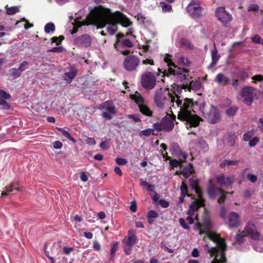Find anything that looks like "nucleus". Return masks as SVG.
I'll use <instances>...</instances> for the list:
<instances>
[{"label":"nucleus","instance_id":"63","mask_svg":"<svg viewBox=\"0 0 263 263\" xmlns=\"http://www.w3.org/2000/svg\"><path fill=\"white\" fill-rule=\"evenodd\" d=\"M86 142L90 145H93L96 144L95 140L92 138H87L86 140Z\"/></svg>","mask_w":263,"mask_h":263},{"label":"nucleus","instance_id":"6","mask_svg":"<svg viewBox=\"0 0 263 263\" xmlns=\"http://www.w3.org/2000/svg\"><path fill=\"white\" fill-rule=\"evenodd\" d=\"M133 29L132 28H129L128 29V32H127V35H130L131 38L130 39H123L122 40H120V37L121 36H123V34H118L117 35V41L114 44L115 48L117 49V50L120 52L122 54L126 55L128 53V51L127 50H124L123 48H130L133 47V44L132 43V39H135L136 38V36L133 34Z\"/></svg>","mask_w":263,"mask_h":263},{"label":"nucleus","instance_id":"53","mask_svg":"<svg viewBox=\"0 0 263 263\" xmlns=\"http://www.w3.org/2000/svg\"><path fill=\"white\" fill-rule=\"evenodd\" d=\"M116 162L119 165H125L127 163L126 159L122 158H116Z\"/></svg>","mask_w":263,"mask_h":263},{"label":"nucleus","instance_id":"44","mask_svg":"<svg viewBox=\"0 0 263 263\" xmlns=\"http://www.w3.org/2000/svg\"><path fill=\"white\" fill-rule=\"evenodd\" d=\"M153 129L148 128V129L141 131L139 133V135L141 137L143 136H149L153 133Z\"/></svg>","mask_w":263,"mask_h":263},{"label":"nucleus","instance_id":"43","mask_svg":"<svg viewBox=\"0 0 263 263\" xmlns=\"http://www.w3.org/2000/svg\"><path fill=\"white\" fill-rule=\"evenodd\" d=\"M29 63L27 61H23L17 68L20 72H22L28 68Z\"/></svg>","mask_w":263,"mask_h":263},{"label":"nucleus","instance_id":"26","mask_svg":"<svg viewBox=\"0 0 263 263\" xmlns=\"http://www.w3.org/2000/svg\"><path fill=\"white\" fill-rule=\"evenodd\" d=\"M77 70L73 69L71 71L65 72L64 74L63 78L68 83H70L77 74Z\"/></svg>","mask_w":263,"mask_h":263},{"label":"nucleus","instance_id":"25","mask_svg":"<svg viewBox=\"0 0 263 263\" xmlns=\"http://www.w3.org/2000/svg\"><path fill=\"white\" fill-rule=\"evenodd\" d=\"M211 57H212V62L210 65L209 66V68L212 67L213 66L216 65L217 62L219 60L220 56L218 53L217 49L214 47V49L211 51Z\"/></svg>","mask_w":263,"mask_h":263},{"label":"nucleus","instance_id":"14","mask_svg":"<svg viewBox=\"0 0 263 263\" xmlns=\"http://www.w3.org/2000/svg\"><path fill=\"white\" fill-rule=\"evenodd\" d=\"M241 93L242 97L244 99L245 103L249 105L251 104L256 97L255 89L250 86L243 88Z\"/></svg>","mask_w":263,"mask_h":263},{"label":"nucleus","instance_id":"47","mask_svg":"<svg viewBox=\"0 0 263 263\" xmlns=\"http://www.w3.org/2000/svg\"><path fill=\"white\" fill-rule=\"evenodd\" d=\"M247 179L251 182L254 183L257 181V177L256 175L249 173L247 176Z\"/></svg>","mask_w":263,"mask_h":263},{"label":"nucleus","instance_id":"50","mask_svg":"<svg viewBox=\"0 0 263 263\" xmlns=\"http://www.w3.org/2000/svg\"><path fill=\"white\" fill-rule=\"evenodd\" d=\"M181 44L182 45H183L188 48H192L193 47L191 43L188 40L185 39H182L181 41Z\"/></svg>","mask_w":263,"mask_h":263},{"label":"nucleus","instance_id":"9","mask_svg":"<svg viewBox=\"0 0 263 263\" xmlns=\"http://www.w3.org/2000/svg\"><path fill=\"white\" fill-rule=\"evenodd\" d=\"M175 119V116H174V118H172L171 116L167 115L162 118L160 124H154V128L158 130H161L162 129L171 130L174 126V121Z\"/></svg>","mask_w":263,"mask_h":263},{"label":"nucleus","instance_id":"64","mask_svg":"<svg viewBox=\"0 0 263 263\" xmlns=\"http://www.w3.org/2000/svg\"><path fill=\"white\" fill-rule=\"evenodd\" d=\"M93 248L96 251H99L101 249V245L98 241H95L93 244Z\"/></svg>","mask_w":263,"mask_h":263},{"label":"nucleus","instance_id":"48","mask_svg":"<svg viewBox=\"0 0 263 263\" xmlns=\"http://www.w3.org/2000/svg\"><path fill=\"white\" fill-rule=\"evenodd\" d=\"M6 100H0V105L3 106L5 109H9L10 105L6 102Z\"/></svg>","mask_w":263,"mask_h":263},{"label":"nucleus","instance_id":"38","mask_svg":"<svg viewBox=\"0 0 263 263\" xmlns=\"http://www.w3.org/2000/svg\"><path fill=\"white\" fill-rule=\"evenodd\" d=\"M24 22V23L23 24V26L24 27V28L26 29H29V28H31L33 26V25L31 24H30L27 21V20H26L25 18H22L21 21H17L15 23V26H17V25H18L19 24L21 23H23Z\"/></svg>","mask_w":263,"mask_h":263},{"label":"nucleus","instance_id":"3","mask_svg":"<svg viewBox=\"0 0 263 263\" xmlns=\"http://www.w3.org/2000/svg\"><path fill=\"white\" fill-rule=\"evenodd\" d=\"M171 57L170 55L167 54L164 58V61L167 64L168 68L163 72V75L173 77L176 79V81L181 82L188 79L189 77L188 70L178 67L176 64L180 66H187L190 64L189 60L179 53L175 54L174 62L172 61Z\"/></svg>","mask_w":263,"mask_h":263},{"label":"nucleus","instance_id":"8","mask_svg":"<svg viewBox=\"0 0 263 263\" xmlns=\"http://www.w3.org/2000/svg\"><path fill=\"white\" fill-rule=\"evenodd\" d=\"M208 193L209 196L212 199L218 197V202L221 203L224 202L226 199V194L220 188L216 187L212 184L210 181V184L208 189Z\"/></svg>","mask_w":263,"mask_h":263},{"label":"nucleus","instance_id":"61","mask_svg":"<svg viewBox=\"0 0 263 263\" xmlns=\"http://www.w3.org/2000/svg\"><path fill=\"white\" fill-rule=\"evenodd\" d=\"M253 192L251 190H247L243 192V196L245 198H249L252 195Z\"/></svg>","mask_w":263,"mask_h":263},{"label":"nucleus","instance_id":"12","mask_svg":"<svg viewBox=\"0 0 263 263\" xmlns=\"http://www.w3.org/2000/svg\"><path fill=\"white\" fill-rule=\"evenodd\" d=\"M131 98L139 105L140 110L143 115L147 116H152V111L144 104V99L139 92H136L135 94L131 96Z\"/></svg>","mask_w":263,"mask_h":263},{"label":"nucleus","instance_id":"17","mask_svg":"<svg viewBox=\"0 0 263 263\" xmlns=\"http://www.w3.org/2000/svg\"><path fill=\"white\" fill-rule=\"evenodd\" d=\"M208 121L210 123L218 122L220 118V115L218 110L213 106H211L209 112L205 116Z\"/></svg>","mask_w":263,"mask_h":263},{"label":"nucleus","instance_id":"19","mask_svg":"<svg viewBox=\"0 0 263 263\" xmlns=\"http://www.w3.org/2000/svg\"><path fill=\"white\" fill-rule=\"evenodd\" d=\"M228 224L230 228L238 227L240 224V217L238 213L232 212L228 217Z\"/></svg>","mask_w":263,"mask_h":263},{"label":"nucleus","instance_id":"41","mask_svg":"<svg viewBox=\"0 0 263 263\" xmlns=\"http://www.w3.org/2000/svg\"><path fill=\"white\" fill-rule=\"evenodd\" d=\"M201 84L199 81H192L190 83V87L194 90H198L201 87Z\"/></svg>","mask_w":263,"mask_h":263},{"label":"nucleus","instance_id":"42","mask_svg":"<svg viewBox=\"0 0 263 263\" xmlns=\"http://www.w3.org/2000/svg\"><path fill=\"white\" fill-rule=\"evenodd\" d=\"M11 96L5 91L0 89V100H8L10 99Z\"/></svg>","mask_w":263,"mask_h":263},{"label":"nucleus","instance_id":"18","mask_svg":"<svg viewBox=\"0 0 263 263\" xmlns=\"http://www.w3.org/2000/svg\"><path fill=\"white\" fill-rule=\"evenodd\" d=\"M216 15L218 19L222 23H226L232 20L231 15L227 12L224 7H220L217 8L216 10Z\"/></svg>","mask_w":263,"mask_h":263},{"label":"nucleus","instance_id":"36","mask_svg":"<svg viewBox=\"0 0 263 263\" xmlns=\"http://www.w3.org/2000/svg\"><path fill=\"white\" fill-rule=\"evenodd\" d=\"M254 135V132L253 130H249L243 135V140L245 141H249L251 139Z\"/></svg>","mask_w":263,"mask_h":263},{"label":"nucleus","instance_id":"15","mask_svg":"<svg viewBox=\"0 0 263 263\" xmlns=\"http://www.w3.org/2000/svg\"><path fill=\"white\" fill-rule=\"evenodd\" d=\"M101 109L103 110L102 116L107 119L110 120L113 115L116 112L115 107L112 103L106 101L101 105Z\"/></svg>","mask_w":263,"mask_h":263},{"label":"nucleus","instance_id":"24","mask_svg":"<svg viewBox=\"0 0 263 263\" xmlns=\"http://www.w3.org/2000/svg\"><path fill=\"white\" fill-rule=\"evenodd\" d=\"M190 184L192 189L195 190V193L197 195V198H202L201 190L198 185L197 180L193 178L191 179H190Z\"/></svg>","mask_w":263,"mask_h":263},{"label":"nucleus","instance_id":"46","mask_svg":"<svg viewBox=\"0 0 263 263\" xmlns=\"http://www.w3.org/2000/svg\"><path fill=\"white\" fill-rule=\"evenodd\" d=\"M118 249V242H115L111 247V250H110V254L111 255L112 257H114L115 254L116 252L117 251Z\"/></svg>","mask_w":263,"mask_h":263},{"label":"nucleus","instance_id":"45","mask_svg":"<svg viewBox=\"0 0 263 263\" xmlns=\"http://www.w3.org/2000/svg\"><path fill=\"white\" fill-rule=\"evenodd\" d=\"M259 142V138L255 137H253L249 141V145L250 147L255 146Z\"/></svg>","mask_w":263,"mask_h":263},{"label":"nucleus","instance_id":"31","mask_svg":"<svg viewBox=\"0 0 263 263\" xmlns=\"http://www.w3.org/2000/svg\"><path fill=\"white\" fill-rule=\"evenodd\" d=\"M196 147L197 148H200L204 152L208 149V144L203 139H199L198 142H196Z\"/></svg>","mask_w":263,"mask_h":263},{"label":"nucleus","instance_id":"5","mask_svg":"<svg viewBox=\"0 0 263 263\" xmlns=\"http://www.w3.org/2000/svg\"><path fill=\"white\" fill-rule=\"evenodd\" d=\"M154 103L156 106L160 108L169 107L171 112L173 113L172 108L176 109L177 107H183L189 105V102L187 100L180 99L178 98L177 99L173 98L170 95L168 89L160 88L156 90L154 95Z\"/></svg>","mask_w":263,"mask_h":263},{"label":"nucleus","instance_id":"49","mask_svg":"<svg viewBox=\"0 0 263 263\" xmlns=\"http://www.w3.org/2000/svg\"><path fill=\"white\" fill-rule=\"evenodd\" d=\"M179 222L180 223V224L182 227V228L186 230H189L190 227L186 224V223L184 219L181 218L179 220Z\"/></svg>","mask_w":263,"mask_h":263},{"label":"nucleus","instance_id":"30","mask_svg":"<svg viewBox=\"0 0 263 263\" xmlns=\"http://www.w3.org/2000/svg\"><path fill=\"white\" fill-rule=\"evenodd\" d=\"M8 72L9 75L12 77L13 79H16L21 76V72H20L17 68H10Z\"/></svg>","mask_w":263,"mask_h":263},{"label":"nucleus","instance_id":"56","mask_svg":"<svg viewBox=\"0 0 263 263\" xmlns=\"http://www.w3.org/2000/svg\"><path fill=\"white\" fill-rule=\"evenodd\" d=\"M252 80L254 81V82H263V76L262 75H256L252 77Z\"/></svg>","mask_w":263,"mask_h":263},{"label":"nucleus","instance_id":"21","mask_svg":"<svg viewBox=\"0 0 263 263\" xmlns=\"http://www.w3.org/2000/svg\"><path fill=\"white\" fill-rule=\"evenodd\" d=\"M204 203V200L202 198H197L196 201L193 202L191 204L187 212V215L193 217L195 215V211H196L200 206H203Z\"/></svg>","mask_w":263,"mask_h":263},{"label":"nucleus","instance_id":"20","mask_svg":"<svg viewBox=\"0 0 263 263\" xmlns=\"http://www.w3.org/2000/svg\"><path fill=\"white\" fill-rule=\"evenodd\" d=\"M91 37L88 34H83L75 40L76 43L82 47H89L91 44Z\"/></svg>","mask_w":263,"mask_h":263},{"label":"nucleus","instance_id":"54","mask_svg":"<svg viewBox=\"0 0 263 263\" xmlns=\"http://www.w3.org/2000/svg\"><path fill=\"white\" fill-rule=\"evenodd\" d=\"M63 146V144L60 141H55L53 143V147L55 149H61Z\"/></svg>","mask_w":263,"mask_h":263},{"label":"nucleus","instance_id":"40","mask_svg":"<svg viewBox=\"0 0 263 263\" xmlns=\"http://www.w3.org/2000/svg\"><path fill=\"white\" fill-rule=\"evenodd\" d=\"M237 109L238 108L237 107L234 106H231L227 110V114L229 116H233L236 114Z\"/></svg>","mask_w":263,"mask_h":263},{"label":"nucleus","instance_id":"58","mask_svg":"<svg viewBox=\"0 0 263 263\" xmlns=\"http://www.w3.org/2000/svg\"><path fill=\"white\" fill-rule=\"evenodd\" d=\"M62 47H53L49 51L52 52H61L63 51Z\"/></svg>","mask_w":263,"mask_h":263},{"label":"nucleus","instance_id":"7","mask_svg":"<svg viewBox=\"0 0 263 263\" xmlns=\"http://www.w3.org/2000/svg\"><path fill=\"white\" fill-rule=\"evenodd\" d=\"M249 235L251 238L254 240H259L260 238V235L257 231L255 226L249 222L245 227L243 231L240 232L236 236L235 239L239 243L242 242L246 236Z\"/></svg>","mask_w":263,"mask_h":263},{"label":"nucleus","instance_id":"35","mask_svg":"<svg viewBox=\"0 0 263 263\" xmlns=\"http://www.w3.org/2000/svg\"><path fill=\"white\" fill-rule=\"evenodd\" d=\"M225 143L230 146H233L235 144V137L234 135H229L225 140Z\"/></svg>","mask_w":263,"mask_h":263},{"label":"nucleus","instance_id":"11","mask_svg":"<svg viewBox=\"0 0 263 263\" xmlns=\"http://www.w3.org/2000/svg\"><path fill=\"white\" fill-rule=\"evenodd\" d=\"M136 243V237L134 232L131 230L128 232V236L122 241L124 251L126 254L129 255L131 253L133 246Z\"/></svg>","mask_w":263,"mask_h":263},{"label":"nucleus","instance_id":"29","mask_svg":"<svg viewBox=\"0 0 263 263\" xmlns=\"http://www.w3.org/2000/svg\"><path fill=\"white\" fill-rule=\"evenodd\" d=\"M158 213L154 210H150L148 212L147 217H148V222L152 224L154 221V219L158 217Z\"/></svg>","mask_w":263,"mask_h":263},{"label":"nucleus","instance_id":"39","mask_svg":"<svg viewBox=\"0 0 263 263\" xmlns=\"http://www.w3.org/2000/svg\"><path fill=\"white\" fill-rule=\"evenodd\" d=\"M55 30V26L53 23H49L47 24L44 27V30L46 33H49L50 32H53Z\"/></svg>","mask_w":263,"mask_h":263},{"label":"nucleus","instance_id":"16","mask_svg":"<svg viewBox=\"0 0 263 263\" xmlns=\"http://www.w3.org/2000/svg\"><path fill=\"white\" fill-rule=\"evenodd\" d=\"M139 64V60L137 57L132 55L127 57L124 61V68L129 71L135 70Z\"/></svg>","mask_w":263,"mask_h":263},{"label":"nucleus","instance_id":"23","mask_svg":"<svg viewBox=\"0 0 263 263\" xmlns=\"http://www.w3.org/2000/svg\"><path fill=\"white\" fill-rule=\"evenodd\" d=\"M215 81L219 85L225 86L230 84L231 80L224 74L219 73L216 76Z\"/></svg>","mask_w":263,"mask_h":263},{"label":"nucleus","instance_id":"27","mask_svg":"<svg viewBox=\"0 0 263 263\" xmlns=\"http://www.w3.org/2000/svg\"><path fill=\"white\" fill-rule=\"evenodd\" d=\"M170 151L172 154L178 155L181 153L179 145L176 143H173L170 146Z\"/></svg>","mask_w":263,"mask_h":263},{"label":"nucleus","instance_id":"34","mask_svg":"<svg viewBox=\"0 0 263 263\" xmlns=\"http://www.w3.org/2000/svg\"><path fill=\"white\" fill-rule=\"evenodd\" d=\"M239 162L238 160H225L223 161L220 164L221 167H224L226 165L227 166H232V165H236Z\"/></svg>","mask_w":263,"mask_h":263},{"label":"nucleus","instance_id":"2","mask_svg":"<svg viewBox=\"0 0 263 263\" xmlns=\"http://www.w3.org/2000/svg\"><path fill=\"white\" fill-rule=\"evenodd\" d=\"M195 230L199 231V234H205L207 237L213 241L216 244V247H210L209 244H205L204 248L211 256L214 258L211 263H226L225 250L226 245L224 240L212 230L213 225L211 220L205 217L202 224L196 223L194 227Z\"/></svg>","mask_w":263,"mask_h":263},{"label":"nucleus","instance_id":"28","mask_svg":"<svg viewBox=\"0 0 263 263\" xmlns=\"http://www.w3.org/2000/svg\"><path fill=\"white\" fill-rule=\"evenodd\" d=\"M193 171L194 168L192 165L189 164L183 168L182 174L185 178H187L193 172Z\"/></svg>","mask_w":263,"mask_h":263},{"label":"nucleus","instance_id":"60","mask_svg":"<svg viewBox=\"0 0 263 263\" xmlns=\"http://www.w3.org/2000/svg\"><path fill=\"white\" fill-rule=\"evenodd\" d=\"M15 187V184L14 182H12L9 186H6L5 187V189L8 193H10L13 191V188Z\"/></svg>","mask_w":263,"mask_h":263},{"label":"nucleus","instance_id":"52","mask_svg":"<svg viewBox=\"0 0 263 263\" xmlns=\"http://www.w3.org/2000/svg\"><path fill=\"white\" fill-rule=\"evenodd\" d=\"M187 186L184 183V182L182 183V185L181 186V194L189 196V194H187Z\"/></svg>","mask_w":263,"mask_h":263},{"label":"nucleus","instance_id":"37","mask_svg":"<svg viewBox=\"0 0 263 263\" xmlns=\"http://www.w3.org/2000/svg\"><path fill=\"white\" fill-rule=\"evenodd\" d=\"M159 6L162 8V11L164 12H170L172 10L171 6L164 2L160 3Z\"/></svg>","mask_w":263,"mask_h":263},{"label":"nucleus","instance_id":"22","mask_svg":"<svg viewBox=\"0 0 263 263\" xmlns=\"http://www.w3.org/2000/svg\"><path fill=\"white\" fill-rule=\"evenodd\" d=\"M217 182L222 186H230L234 181L232 176H225L223 175L218 176L217 178Z\"/></svg>","mask_w":263,"mask_h":263},{"label":"nucleus","instance_id":"59","mask_svg":"<svg viewBox=\"0 0 263 263\" xmlns=\"http://www.w3.org/2000/svg\"><path fill=\"white\" fill-rule=\"evenodd\" d=\"M159 204L160 205L164 208H167L169 205V203L167 201H165V200L161 199L159 201Z\"/></svg>","mask_w":263,"mask_h":263},{"label":"nucleus","instance_id":"4","mask_svg":"<svg viewBox=\"0 0 263 263\" xmlns=\"http://www.w3.org/2000/svg\"><path fill=\"white\" fill-rule=\"evenodd\" d=\"M182 90V87L179 85L173 84L172 85V88L170 92L171 96L175 99L179 98L180 99L187 100L189 102V105L185 106L184 108L183 107H177L176 110L178 114V119L182 121H185L187 124L191 126H197L199 123L200 120V118L194 114V111L192 109L193 103L191 100L187 98H183V97L179 96L181 93Z\"/></svg>","mask_w":263,"mask_h":263},{"label":"nucleus","instance_id":"62","mask_svg":"<svg viewBox=\"0 0 263 263\" xmlns=\"http://www.w3.org/2000/svg\"><path fill=\"white\" fill-rule=\"evenodd\" d=\"M130 210L133 212H135L137 210V204L135 201H133L131 202L130 206Z\"/></svg>","mask_w":263,"mask_h":263},{"label":"nucleus","instance_id":"55","mask_svg":"<svg viewBox=\"0 0 263 263\" xmlns=\"http://www.w3.org/2000/svg\"><path fill=\"white\" fill-rule=\"evenodd\" d=\"M227 214V210L224 206H221L220 209L219 214L220 216L223 218H226Z\"/></svg>","mask_w":263,"mask_h":263},{"label":"nucleus","instance_id":"13","mask_svg":"<svg viewBox=\"0 0 263 263\" xmlns=\"http://www.w3.org/2000/svg\"><path fill=\"white\" fill-rule=\"evenodd\" d=\"M186 10L193 17H198L202 14V8L200 6L199 0H192L186 7Z\"/></svg>","mask_w":263,"mask_h":263},{"label":"nucleus","instance_id":"1","mask_svg":"<svg viewBox=\"0 0 263 263\" xmlns=\"http://www.w3.org/2000/svg\"><path fill=\"white\" fill-rule=\"evenodd\" d=\"M120 24L123 27H129L132 22L122 13L116 11L112 13L108 9L102 6L95 7L91 10L84 22L77 23L76 27L79 28L82 25H92L97 28L106 26V30L110 35L115 33L117 30V25Z\"/></svg>","mask_w":263,"mask_h":263},{"label":"nucleus","instance_id":"51","mask_svg":"<svg viewBox=\"0 0 263 263\" xmlns=\"http://www.w3.org/2000/svg\"><path fill=\"white\" fill-rule=\"evenodd\" d=\"M181 44L182 45H183L188 48H192L193 47L191 43L188 40L185 39H182L181 41Z\"/></svg>","mask_w":263,"mask_h":263},{"label":"nucleus","instance_id":"10","mask_svg":"<svg viewBox=\"0 0 263 263\" xmlns=\"http://www.w3.org/2000/svg\"><path fill=\"white\" fill-rule=\"evenodd\" d=\"M141 82L144 88L152 89L156 85V77L152 72H146L142 76Z\"/></svg>","mask_w":263,"mask_h":263},{"label":"nucleus","instance_id":"33","mask_svg":"<svg viewBox=\"0 0 263 263\" xmlns=\"http://www.w3.org/2000/svg\"><path fill=\"white\" fill-rule=\"evenodd\" d=\"M6 14L8 15H14L19 11V8L17 6H12L8 7H6Z\"/></svg>","mask_w":263,"mask_h":263},{"label":"nucleus","instance_id":"57","mask_svg":"<svg viewBox=\"0 0 263 263\" xmlns=\"http://www.w3.org/2000/svg\"><path fill=\"white\" fill-rule=\"evenodd\" d=\"M74 249L72 247H66L63 248V252L66 255L69 254L71 252L73 251Z\"/></svg>","mask_w":263,"mask_h":263},{"label":"nucleus","instance_id":"32","mask_svg":"<svg viewBox=\"0 0 263 263\" xmlns=\"http://www.w3.org/2000/svg\"><path fill=\"white\" fill-rule=\"evenodd\" d=\"M57 128L59 132H60L62 134V135L65 137L72 141L73 143H76L75 139L71 136L70 133L68 132L62 128L57 127Z\"/></svg>","mask_w":263,"mask_h":263}]
</instances>
